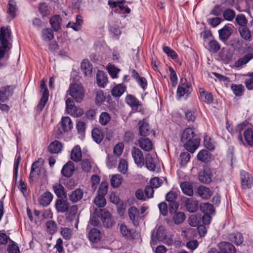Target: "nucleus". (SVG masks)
<instances>
[{"mask_svg":"<svg viewBox=\"0 0 253 253\" xmlns=\"http://www.w3.org/2000/svg\"><path fill=\"white\" fill-rule=\"evenodd\" d=\"M151 239L152 245H155L157 240L160 241L168 245H170L173 243L172 236L168 234L165 228L163 226H156V228L152 232Z\"/></svg>","mask_w":253,"mask_h":253,"instance_id":"f257e3e1","label":"nucleus"},{"mask_svg":"<svg viewBox=\"0 0 253 253\" xmlns=\"http://www.w3.org/2000/svg\"><path fill=\"white\" fill-rule=\"evenodd\" d=\"M69 94L77 102H81L84 96V90L83 86L78 84H73L70 85Z\"/></svg>","mask_w":253,"mask_h":253,"instance_id":"f03ea898","label":"nucleus"},{"mask_svg":"<svg viewBox=\"0 0 253 253\" xmlns=\"http://www.w3.org/2000/svg\"><path fill=\"white\" fill-rule=\"evenodd\" d=\"M60 125V126H58L56 132L58 137H61L65 133L70 131L73 126V122L69 117H63Z\"/></svg>","mask_w":253,"mask_h":253,"instance_id":"7ed1b4c3","label":"nucleus"},{"mask_svg":"<svg viewBox=\"0 0 253 253\" xmlns=\"http://www.w3.org/2000/svg\"><path fill=\"white\" fill-rule=\"evenodd\" d=\"M66 111L68 114L74 117H80L84 113L81 108L75 105L73 100L71 98H67L66 101Z\"/></svg>","mask_w":253,"mask_h":253,"instance_id":"20e7f679","label":"nucleus"},{"mask_svg":"<svg viewBox=\"0 0 253 253\" xmlns=\"http://www.w3.org/2000/svg\"><path fill=\"white\" fill-rule=\"evenodd\" d=\"M11 39L10 31L7 28L2 27L0 30V42L2 48L5 50L11 47L9 40Z\"/></svg>","mask_w":253,"mask_h":253,"instance_id":"39448f33","label":"nucleus"},{"mask_svg":"<svg viewBox=\"0 0 253 253\" xmlns=\"http://www.w3.org/2000/svg\"><path fill=\"white\" fill-rule=\"evenodd\" d=\"M131 155L135 164L139 167L145 165V159L142 152L138 148L133 147L131 150Z\"/></svg>","mask_w":253,"mask_h":253,"instance_id":"423d86ee","label":"nucleus"},{"mask_svg":"<svg viewBox=\"0 0 253 253\" xmlns=\"http://www.w3.org/2000/svg\"><path fill=\"white\" fill-rule=\"evenodd\" d=\"M157 162V156L155 152H151L146 155L145 165L149 170H155Z\"/></svg>","mask_w":253,"mask_h":253,"instance_id":"0eeeda50","label":"nucleus"},{"mask_svg":"<svg viewBox=\"0 0 253 253\" xmlns=\"http://www.w3.org/2000/svg\"><path fill=\"white\" fill-rule=\"evenodd\" d=\"M192 90L191 85L190 83L185 81L184 83L180 84L177 89V96L180 98L182 96H187Z\"/></svg>","mask_w":253,"mask_h":253,"instance_id":"6e6552de","label":"nucleus"},{"mask_svg":"<svg viewBox=\"0 0 253 253\" xmlns=\"http://www.w3.org/2000/svg\"><path fill=\"white\" fill-rule=\"evenodd\" d=\"M128 215L130 219L135 226L139 225L140 219H143L144 216H140L138 210L135 207H131L128 209Z\"/></svg>","mask_w":253,"mask_h":253,"instance_id":"1a4fd4ad","label":"nucleus"},{"mask_svg":"<svg viewBox=\"0 0 253 253\" xmlns=\"http://www.w3.org/2000/svg\"><path fill=\"white\" fill-rule=\"evenodd\" d=\"M241 178L243 188L248 189L253 186V178L249 173L245 171H241Z\"/></svg>","mask_w":253,"mask_h":253,"instance_id":"9d476101","label":"nucleus"},{"mask_svg":"<svg viewBox=\"0 0 253 253\" xmlns=\"http://www.w3.org/2000/svg\"><path fill=\"white\" fill-rule=\"evenodd\" d=\"M183 143H184V147L185 149L189 152L193 153L199 147L200 140L198 138H195Z\"/></svg>","mask_w":253,"mask_h":253,"instance_id":"9b49d317","label":"nucleus"},{"mask_svg":"<svg viewBox=\"0 0 253 253\" xmlns=\"http://www.w3.org/2000/svg\"><path fill=\"white\" fill-rule=\"evenodd\" d=\"M66 218L70 221L74 219L76 221V228L78 227V223L79 222V214L78 212V207L77 206L74 205L69 208L66 213Z\"/></svg>","mask_w":253,"mask_h":253,"instance_id":"f8f14e48","label":"nucleus"},{"mask_svg":"<svg viewBox=\"0 0 253 253\" xmlns=\"http://www.w3.org/2000/svg\"><path fill=\"white\" fill-rule=\"evenodd\" d=\"M232 31L231 24L225 25L218 31L220 39L223 42H225L231 36Z\"/></svg>","mask_w":253,"mask_h":253,"instance_id":"ddd939ff","label":"nucleus"},{"mask_svg":"<svg viewBox=\"0 0 253 253\" xmlns=\"http://www.w3.org/2000/svg\"><path fill=\"white\" fill-rule=\"evenodd\" d=\"M177 196V192L173 191H170L168 193H167L166 196V200L171 203V204H170V206L173 207L175 209V210L173 209L172 210L170 209V213L175 211V210H176L179 207L178 204L175 202Z\"/></svg>","mask_w":253,"mask_h":253,"instance_id":"4468645a","label":"nucleus"},{"mask_svg":"<svg viewBox=\"0 0 253 253\" xmlns=\"http://www.w3.org/2000/svg\"><path fill=\"white\" fill-rule=\"evenodd\" d=\"M184 205L189 212H194L198 208L197 201L192 198H187L184 201Z\"/></svg>","mask_w":253,"mask_h":253,"instance_id":"2eb2a0df","label":"nucleus"},{"mask_svg":"<svg viewBox=\"0 0 253 253\" xmlns=\"http://www.w3.org/2000/svg\"><path fill=\"white\" fill-rule=\"evenodd\" d=\"M139 146L145 151H150L152 150L153 145L152 141L148 138L141 137L138 140Z\"/></svg>","mask_w":253,"mask_h":253,"instance_id":"dca6fc26","label":"nucleus"},{"mask_svg":"<svg viewBox=\"0 0 253 253\" xmlns=\"http://www.w3.org/2000/svg\"><path fill=\"white\" fill-rule=\"evenodd\" d=\"M199 180L205 183H209L211 181V169L209 168L204 169L203 171H201L199 176Z\"/></svg>","mask_w":253,"mask_h":253,"instance_id":"f3484780","label":"nucleus"},{"mask_svg":"<svg viewBox=\"0 0 253 253\" xmlns=\"http://www.w3.org/2000/svg\"><path fill=\"white\" fill-rule=\"evenodd\" d=\"M14 91V88L10 86L3 87L0 89V101L4 102L11 95Z\"/></svg>","mask_w":253,"mask_h":253,"instance_id":"a211bd4d","label":"nucleus"},{"mask_svg":"<svg viewBox=\"0 0 253 253\" xmlns=\"http://www.w3.org/2000/svg\"><path fill=\"white\" fill-rule=\"evenodd\" d=\"M53 199V195L46 191L41 195L39 198V203L43 207H46L50 204Z\"/></svg>","mask_w":253,"mask_h":253,"instance_id":"6ab92c4d","label":"nucleus"},{"mask_svg":"<svg viewBox=\"0 0 253 253\" xmlns=\"http://www.w3.org/2000/svg\"><path fill=\"white\" fill-rule=\"evenodd\" d=\"M40 13L43 17L47 16L53 11L52 6L46 2H42L40 4L39 8Z\"/></svg>","mask_w":253,"mask_h":253,"instance_id":"aec40b11","label":"nucleus"},{"mask_svg":"<svg viewBox=\"0 0 253 253\" xmlns=\"http://www.w3.org/2000/svg\"><path fill=\"white\" fill-rule=\"evenodd\" d=\"M56 210L59 212H65L69 209V203L67 201L64 199H57L55 203Z\"/></svg>","mask_w":253,"mask_h":253,"instance_id":"412c9836","label":"nucleus"},{"mask_svg":"<svg viewBox=\"0 0 253 253\" xmlns=\"http://www.w3.org/2000/svg\"><path fill=\"white\" fill-rule=\"evenodd\" d=\"M195 133L193 128L188 127L185 129L181 136V141L182 142L187 141L194 138Z\"/></svg>","mask_w":253,"mask_h":253,"instance_id":"4be33fe9","label":"nucleus"},{"mask_svg":"<svg viewBox=\"0 0 253 253\" xmlns=\"http://www.w3.org/2000/svg\"><path fill=\"white\" fill-rule=\"evenodd\" d=\"M218 247L220 251L226 253H235L236 252L235 247L229 242H221Z\"/></svg>","mask_w":253,"mask_h":253,"instance_id":"5701e85b","label":"nucleus"},{"mask_svg":"<svg viewBox=\"0 0 253 253\" xmlns=\"http://www.w3.org/2000/svg\"><path fill=\"white\" fill-rule=\"evenodd\" d=\"M253 58V54L248 53L244 55L243 57L239 58L237 61L235 62L234 66L236 68H241L244 65H246Z\"/></svg>","mask_w":253,"mask_h":253,"instance_id":"b1692460","label":"nucleus"},{"mask_svg":"<svg viewBox=\"0 0 253 253\" xmlns=\"http://www.w3.org/2000/svg\"><path fill=\"white\" fill-rule=\"evenodd\" d=\"M74 171V165L72 162H68L63 167L62 174L66 177H70Z\"/></svg>","mask_w":253,"mask_h":253,"instance_id":"393cba45","label":"nucleus"},{"mask_svg":"<svg viewBox=\"0 0 253 253\" xmlns=\"http://www.w3.org/2000/svg\"><path fill=\"white\" fill-rule=\"evenodd\" d=\"M126 103L134 109H138L141 106L140 102L134 96L129 94L126 97Z\"/></svg>","mask_w":253,"mask_h":253,"instance_id":"a878e982","label":"nucleus"},{"mask_svg":"<svg viewBox=\"0 0 253 253\" xmlns=\"http://www.w3.org/2000/svg\"><path fill=\"white\" fill-rule=\"evenodd\" d=\"M81 68L85 76H89L91 74L92 66L88 60L84 59L82 61Z\"/></svg>","mask_w":253,"mask_h":253,"instance_id":"bb28decb","label":"nucleus"},{"mask_svg":"<svg viewBox=\"0 0 253 253\" xmlns=\"http://www.w3.org/2000/svg\"><path fill=\"white\" fill-rule=\"evenodd\" d=\"M139 132L140 135L144 136H147L150 133V127L148 123L142 120L139 123Z\"/></svg>","mask_w":253,"mask_h":253,"instance_id":"cd10ccee","label":"nucleus"},{"mask_svg":"<svg viewBox=\"0 0 253 253\" xmlns=\"http://www.w3.org/2000/svg\"><path fill=\"white\" fill-rule=\"evenodd\" d=\"M97 83L101 87H105L108 82V78L105 73L102 71H98L96 75Z\"/></svg>","mask_w":253,"mask_h":253,"instance_id":"c85d7f7f","label":"nucleus"},{"mask_svg":"<svg viewBox=\"0 0 253 253\" xmlns=\"http://www.w3.org/2000/svg\"><path fill=\"white\" fill-rule=\"evenodd\" d=\"M102 237L100 231L95 228L92 229L88 234V238L91 242L97 243L101 240Z\"/></svg>","mask_w":253,"mask_h":253,"instance_id":"c756f323","label":"nucleus"},{"mask_svg":"<svg viewBox=\"0 0 253 253\" xmlns=\"http://www.w3.org/2000/svg\"><path fill=\"white\" fill-rule=\"evenodd\" d=\"M120 232L122 236L126 239H131L133 238V231L125 224L120 225Z\"/></svg>","mask_w":253,"mask_h":253,"instance_id":"7c9ffc66","label":"nucleus"},{"mask_svg":"<svg viewBox=\"0 0 253 253\" xmlns=\"http://www.w3.org/2000/svg\"><path fill=\"white\" fill-rule=\"evenodd\" d=\"M198 193L202 198L205 199H208L212 195V192L211 190L204 186H200L199 187Z\"/></svg>","mask_w":253,"mask_h":253,"instance_id":"2f4dec72","label":"nucleus"},{"mask_svg":"<svg viewBox=\"0 0 253 253\" xmlns=\"http://www.w3.org/2000/svg\"><path fill=\"white\" fill-rule=\"evenodd\" d=\"M197 158L200 161L207 163L211 159V154L207 150L203 149L198 153Z\"/></svg>","mask_w":253,"mask_h":253,"instance_id":"473e14b6","label":"nucleus"},{"mask_svg":"<svg viewBox=\"0 0 253 253\" xmlns=\"http://www.w3.org/2000/svg\"><path fill=\"white\" fill-rule=\"evenodd\" d=\"M126 86L123 84L115 86L112 89V95L115 97L121 96L125 91Z\"/></svg>","mask_w":253,"mask_h":253,"instance_id":"72a5a7b5","label":"nucleus"},{"mask_svg":"<svg viewBox=\"0 0 253 253\" xmlns=\"http://www.w3.org/2000/svg\"><path fill=\"white\" fill-rule=\"evenodd\" d=\"M83 194L84 192L82 189H77L69 195V199L72 202H77L83 198Z\"/></svg>","mask_w":253,"mask_h":253,"instance_id":"f704fd0d","label":"nucleus"},{"mask_svg":"<svg viewBox=\"0 0 253 253\" xmlns=\"http://www.w3.org/2000/svg\"><path fill=\"white\" fill-rule=\"evenodd\" d=\"M63 146L58 141H54L48 146V151L52 153H58L62 150Z\"/></svg>","mask_w":253,"mask_h":253,"instance_id":"c9c22d12","label":"nucleus"},{"mask_svg":"<svg viewBox=\"0 0 253 253\" xmlns=\"http://www.w3.org/2000/svg\"><path fill=\"white\" fill-rule=\"evenodd\" d=\"M106 69L113 79H116L118 77V74L120 71V69L115 65L109 63L106 66Z\"/></svg>","mask_w":253,"mask_h":253,"instance_id":"e433bc0d","label":"nucleus"},{"mask_svg":"<svg viewBox=\"0 0 253 253\" xmlns=\"http://www.w3.org/2000/svg\"><path fill=\"white\" fill-rule=\"evenodd\" d=\"M82 155L80 147L78 145L75 146L72 150L71 158L75 162H79L81 160Z\"/></svg>","mask_w":253,"mask_h":253,"instance_id":"4c0bfd02","label":"nucleus"},{"mask_svg":"<svg viewBox=\"0 0 253 253\" xmlns=\"http://www.w3.org/2000/svg\"><path fill=\"white\" fill-rule=\"evenodd\" d=\"M181 189L184 194L188 196H192L193 193V187L188 182H183L180 184Z\"/></svg>","mask_w":253,"mask_h":253,"instance_id":"58836bf2","label":"nucleus"},{"mask_svg":"<svg viewBox=\"0 0 253 253\" xmlns=\"http://www.w3.org/2000/svg\"><path fill=\"white\" fill-rule=\"evenodd\" d=\"M61 18L59 15H54L50 19V23L52 28L55 31L59 30L61 28Z\"/></svg>","mask_w":253,"mask_h":253,"instance_id":"ea45409f","label":"nucleus"},{"mask_svg":"<svg viewBox=\"0 0 253 253\" xmlns=\"http://www.w3.org/2000/svg\"><path fill=\"white\" fill-rule=\"evenodd\" d=\"M229 240L237 245H241L244 241V238L241 233L237 232L230 235Z\"/></svg>","mask_w":253,"mask_h":253,"instance_id":"a19ab883","label":"nucleus"},{"mask_svg":"<svg viewBox=\"0 0 253 253\" xmlns=\"http://www.w3.org/2000/svg\"><path fill=\"white\" fill-rule=\"evenodd\" d=\"M92 136L97 143H99L104 138L102 130L98 128H95L92 130Z\"/></svg>","mask_w":253,"mask_h":253,"instance_id":"79ce46f5","label":"nucleus"},{"mask_svg":"<svg viewBox=\"0 0 253 253\" xmlns=\"http://www.w3.org/2000/svg\"><path fill=\"white\" fill-rule=\"evenodd\" d=\"M244 135L248 144L250 146L253 145V128H248L244 132Z\"/></svg>","mask_w":253,"mask_h":253,"instance_id":"37998d69","label":"nucleus"},{"mask_svg":"<svg viewBox=\"0 0 253 253\" xmlns=\"http://www.w3.org/2000/svg\"><path fill=\"white\" fill-rule=\"evenodd\" d=\"M200 93L201 97L205 103L210 104L212 102L213 97L211 93L206 91L203 88L200 89Z\"/></svg>","mask_w":253,"mask_h":253,"instance_id":"c03bdc74","label":"nucleus"},{"mask_svg":"<svg viewBox=\"0 0 253 253\" xmlns=\"http://www.w3.org/2000/svg\"><path fill=\"white\" fill-rule=\"evenodd\" d=\"M53 32L50 28H45L42 30V38L45 42H49L53 39Z\"/></svg>","mask_w":253,"mask_h":253,"instance_id":"a18cd8bd","label":"nucleus"},{"mask_svg":"<svg viewBox=\"0 0 253 253\" xmlns=\"http://www.w3.org/2000/svg\"><path fill=\"white\" fill-rule=\"evenodd\" d=\"M200 210L205 214H212L214 212L213 206L209 203H203L200 206Z\"/></svg>","mask_w":253,"mask_h":253,"instance_id":"49530a36","label":"nucleus"},{"mask_svg":"<svg viewBox=\"0 0 253 253\" xmlns=\"http://www.w3.org/2000/svg\"><path fill=\"white\" fill-rule=\"evenodd\" d=\"M239 32L241 37L245 40L251 41L252 37L250 31L245 27H242L239 29Z\"/></svg>","mask_w":253,"mask_h":253,"instance_id":"de8ad7c7","label":"nucleus"},{"mask_svg":"<svg viewBox=\"0 0 253 253\" xmlns=\"http://www.w3.org/2000/svg\"><path fill=\"white\" fill-rule=\"evenodd\" d=\"M53 191L56 196L58 197H62L64 195V188L60 183H55L52 186Z\"/></svg>","mask_w":253,"mask_h":253,"instance_id":"09e8293b","label":"nucleus"},{"mask_svg":"<svg viewBox=\"0 0 253 253\" xmlns=\"http://www.w3.org/2000/svg\"><path fill=\"white\" fill-rule=\"evenodd\" d=\"M49 94L47 93V91H44V93L42 94V96L41 100L37 106V109L39 111H42L43 107L45 106L47 101L48 99Z\"/></svg>","mask_w":253,"mask_h":253,"instance_id":"8fccbe9b","label":"nucleus"},{"mask_svg":"<svg viewBox=\"0 0 253 253\" xmlns=\"http://www.w3.org/2000/svg\"><path fill=\"white\" fill-rule=\"evenodd\" d=\"M123 181V177L120 174L114 175L110 180V182L112 186L113 187H118L122 183Z\"/></svg>","mask_w":253,"mask_h":253,"instance_id":"3c124183","label":"nucleus"},{"mask_svg":"<svg viewBox=\"0 0 253 253\" xmlns=\"http://www.w3.org/2000/svg\"><path fill=\"white\" fill-rule=\"evenodd\" d=\"M94 214H96L98 217L104 220L109 218L110 215L108 211L105 209H95L94 211Z\"/></svg>","mask_w":253,"mask_h":253,"instance_id":"603ef678","label":"nucleus"},{"mask_svg":"<svg viewBox=\"0 0 253 253\" xmlns=\"http://www.w3.org/2000/svg\"><path fill=\"white\" fill-rule=\"evenodd\" d=\"M172 218L174 223L178 224L182 223L184 221L185 216L183 212L179 211L174 213Z\"/></svg>","mask_w":253,"mask_h":253,"instance_id":"864d4df0","label":"nucleus"},{"mask_svg":"<svg viewBox=\"0 0 253 253\" xmlns=\"http://www.w3.org/2000/svg\"><path fill=\"white\" fill-rule=\"evenodd\" d=\"M76 127L78 130V134L80 135L79 138L82 139L85 134V123L82 121H79L77 123Z\"/></svg>","mask_w":253,"mask_h":253,"instance_id":"5fc2aeb1","label":"nucleus"},{"mask_svg":"<svg viewBox=\"0 0 253 253\" xmlns=\"http://www.w3.org/2000/svg\"><path fill=\"white\" fill-rule=\"evenodd\" d=\"M231 90L236 96L242 95L244 91V86L242 84H233L231 86Z\"/></svg>","mask_w":253,"mask_h":253,"instance_id":"6e6d98bb","label":"nucleus"},{"mask_svg":"<svg viewBox=\"0 0 253 253\" xmlns=\"http://www.w3.org/2000/svg\"><path fill=\"white\" fill-rule=\"evenodd\" d=\"M105 196L98 194L94 199V203L98 207H103L106 205Z\"/></svg>","mask_w":253,"mask_h":253,"instance_id":"4d7b16f0","label":"nucleus"},{"mask_svg":"<svg viewBox=\"0 0 253 253\" xmlns=\"http://www.w3.org/2000/svg\"><path fill=\"white\" fill-rule=\"evenodd\" d=\"M169 78L172 84V86L175 87L178 82V78L176 75L175 71L174 69L171 67H169Z\"/></svg>","mask_w":253,"mask_h":253,"instance_id":"13d9d810","label":"nucleus"},{"mask_svg":"<svg viewBox=\"0 0 253 253\" xmlns=\"http://www.w3.org/2000/svg\"><path fill=\"white\" fill-rule=\"evenodd\" d=\"M224 19L228 21H232L235 17V13L231 9H226L223 11Z\"/></svg>","mask_w":253,"mask_h":253,"instance_id":"bf43d9fd","label":"nucleus"},{"mask_svg":"<svg viewBox=\"0 0 253 253\" xmlns=\"http://www.w3.org/2000/svg\"><path fill=\"white\" fill-rule=\"evenodd\" d=\"M46 226L47 231L51 234H53L57 231L56 224L52 220L48 221L46 223Z\"/></svg>","mask_w":253,"mask_h":253,"instance_id":"052dcab7","label":"nucleus"},{"mask_svg":"<svg viewBox=\"0 0 253 253\" xmlns=\"http://www.w3.org/2000/svg\"><path fill=\"white\" fill-rule=\"evenodd\" d=\"M201 219V217L200 215H191L189 218V224L193 227L197 226L200 223Z\"/></svg>","mask_w":253,"mask_h":253,"instance_id":"680f3d73","label":"nucleus"},{"mask_svg":"<svg viewBox=\"0 0 253 253\" xmlns=\"http://www.w3.org/2000/svg\"><path fill=\"white\" fill-rule=\"evenodd\" d=\"M111 117L109 113L102 112L99 117V123L103 126L107 125L110 121Z\"/></svg>","mask_w":253,"mask_h":253,"instance_id":"e2e57ef3","label":"nucleus"},{"mask_svg":"<svg viewBox=\"0 0 253 253\" xmlns=\"http://www.w3.org/2000/svg\"><path fill=\"white\" fill-rule=\"evenodd\" d=\"M204 145L205 147L209 150H213L214 148L213 142L211 141V138L207 135L204 137Z\"/></svg>","mask_w":253,"mask_h":253,"instance_id":"0e129e2a","label":"nucleus"},{"mask_svg":"<svg viewBox=\"0 0 253 253\" xmlns=\"http://www.w3.org/2000/svg\"><path fill=\"white\" fill-rule=\"evenodd\" d=\"M127 162L124 159L120 160L118 168L119 171L123 173H126L127 170Z\"/></svg>","mask_w":253,"mask_h":253,"instance_id":"69168bd1","label":"nucleus"},{"mask_svg":"<svg viewBox=\"0 0 253 253\" xmlns=\"http://www.w3.org/2000/svg\"><path fill=\"white\" fill-rule=\"evenodd\" d=\"M61 234L65 239L69 240L72 237V230L68 228H62L61 231Z\"/></svg>","mask_w":253,"mask_h":253,"instance_id":"338daca9","label":"nucleus"},{"mask_svg":"<svg viewBox=\"0 0 253 253\" xmlns=\"http://www.w3.org/2000/svg\"><path fill=\"white\" fill-rule=\"evenodd\" d=\"M108 184L107 182L103 181L101 182L98 191V194L105 196L108 191Z\"/></svg>","mask_w":253,"mask_h":253,"instance_id":"774afa93","label":"nucleus"}]
</instances>
